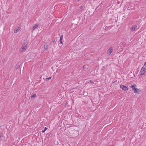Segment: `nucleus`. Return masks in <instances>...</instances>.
<instances>
[{
  "mask_svg": "<svg viewBox=\"0 0 146 146\" xmlns=\"http://www.w3.org/2000/svg\"><path fill=\"white\" fill-rule=\"evenodd\" d=\"M136 85L135 84L131 86L130 88H132V90L135 93L139 94L140 92V90L139 89L136 88Z\"/></svg>",
  "mask_w": 146,
  "mask_h": 146,
  "instance_id": "obj_1",
  "label": "nucleus"
},
{
  "mask_svg": "<svg viewBox=\"0 0 146 146\" xmlns=\"http://www.w3.org/2000/svg\"><path fill=\"white\" fill-rule=\"evenodd\" d=\"M27 47V42L25 43L24 44H23L21 48L19 49V51L20 52H25Z\"/></svg>",
  "mask_w": 146,
  "mask_h": 146,
  "instance_id": "obj_2",
  "label": "nucleus"
},
{
  "mask_svg": "<svg viewBox=\"0 0 146 146\" xmlns=\"http://www.w3.org/2000/svg\"><path fill=\"white\" fill-rule=\"evenodd\" d=\"M145 72H146V62L142 68L140 72L141 73H145Z\"/></svg>",
  "mask_w": 146,
  "mask_h": 146,
  "instance_id": "obj_3",
  "label": "nucleus"
},
{
  "mask_svg": "<svg viewBox=\"0 0 146 146\" xmlns=\"http://www.w3.org/2000/svg\"><path fill=\"white\" fill-rule=\"evenodd\" d=\"M120 88L122 89L123 90L126 91L128 90V88L127 87L124 85H121L120 86Z\"/></svg>",
  "mask_w": 146,
  "mask_h": 146,
  "instance_id": "obj_4",
  "label": "nucleus"
},
{
  "mask_svg": "<svg viewBox=\"0 0 146 146\" xmlns=\"http://www.w3.org/2000/svg\"><path fill=\"white\" fill-rule=\"evenodd\" d=\"M113 51V48L112 47H111L108 50L107 52L108 54L110 55V54Z\"/></svg>",
  "mask_w": 146,
  "mask_h": 146,
  "instance_id": "obj_5",
  "label": "nucleus"
},
{
  "mask_svg": "<svg viewBox=\"0 0 146 146\" xmlns=\"http://www.w3.org/2000/svg\"><path fill=\"white\" fill-rule=\"evenodd\" d=\"M137 28V26L136 25H134L131 28V30L132 31H133L135 30V29Z\"/></svg>",
  "mask_w": 146,
  "mask_h": 146,
  "instance_id": "obj_6",
  "label": "nucleus"
},
{
  "mask_svg": "<svg viewBox=\"0 0 146 146\" xmlns=\"http://www.w3.org/2000/svg\"><path fill=\"white\" fill-rule=\"evenodd\" d=\"M20 28L19 27H18L17 28L15 29L14 31V33H17L20 30Z\"/></svg>",
  "mask_w": 146,
  "mask_h": 146,
  "instance_id": "obj_7",
  "label": "nucleus"
},
{
  "mask_svg": "<svg viewBox=\"0 0 146 146\" xmlns=\"http://www.w3.org/2000/svg\"><path fill=\"white\" fill-rule=\"evenodd\" d=\"M38 24H35L34 25L33 27V30H34L36 29L37 27H38Z\"/></svg>",
  "mask_w": 146,
  "mask_h": 146,
  "instance_id": "obj_8",
  "label": "nucleus"
},
{
  "mask_svg": "<svg viewBox=\"0 0 146 146\" xmlns=\"http://www.w3.org/2000/svg\"><path fill=\"white\" fill-rule=\"evenodd\" d=\"M44 50H46L48 47V45H45L44 46Z\"/></svg>",
  "mask_w": 146,
  "mask_h": 146,
  "instance_id": "obj_9",
  "label": "nucleus"
},
{
  "mask_svg": "<svg viewBox=\"0 0 146 146\" xmlns=\"http://www.w3.org/2000/svg\"><path fill=\"white\" fill-rule=\"evenodd\" d=\"M88 67V66L87 65H84L83 67V68L84 69H85L86 68H87Z\"/></svg>",
  "mask_w": 146,
  "mask_h": 146,
  "instance_id": "obj_10",
  "label": "nucleus"
},
{
  "mask_svg": "<svg viewBox=\"0 0 146 146\" xmlns=\"http://www.w3.org/2000/svg\"><path fill=\"white\" fill-rule=\"evenodd\" d=\"M36 95L35 94H33V95H32L31 96V98H35L36 97Z\"/></svg>",
  "mask_w": 146,
  "mask_h": 146,
  "instance_id": "obj_11",
  "label": "nucleus"
},
{
  "mask_svg": "<svg viewBox=\"0 0 146 146\" xmlns=\"http://www.w3.org/2000/svg\"><path fill=\"white\" fill-rule=\"evenodd\" d=\"M51 77H49L48 78H47L46 79V80L47 81H48V80H49L50 78H51Z\"/></svg>",
  "mask_w": 146,
  "mask_h": 146,
  "instance_id": "obj_12",
  "label": "nucleus"
},
{
  "mask_svg": "<svg viewBox=\"0 0 146 146\" xmlns=\"http://www.w3.org/2000/svg\"><path fill=\"white\" fill-rule=\"evenodd\" d=\"M62 39H61V38H60V40H59V41H60V43L61 44H62Z\"/></svg>",
  "mask_w": 146,
  "mask_h": 146,
  "instance_id": "obj_13",
  "label": "nucleus"
},
{
  "mask_svg": "<svg viewBox=\"0 0 146 146\" xmlns=\"http://www.w3.org/2000/svg\"><path fill=\"white\" fill-rule=\"evenodd\" d=\"M63 38V35H61L60 36V38L62 39Z\"/></svg>",
  "mask_w": 146,
  "mask_h": 146,
  "instance_id": "obj_14",
  "label": "nucleus"
},
{
  "mask_svg": "<svg viewBox=\"0 0 146 146\" xmlns=\"http://www.w3.org/2000/svg\"><path fill=\"white\" fill-rule=\"evenodd\" d=\"M90 82L91 83H94V82H93L92 81L90 80Z\"/></svg>",
  "mask_w": 146,
  "mask_h": 146,
  "instance_id": "obj_15",
  "label": "nucleus"
},
{
  "mask_svg": "<svg viewBox=\"0 0 146 146\" xmlns=\"http://www.w3.org/2000/svg\"><path fill=\"white\" fill-rule=\"evenodd\" d=\"M45 130H42V132H45Z\"/></svg>",
  "mask_w": 146,
  "mask_h": 146,
  "instance_id": "obj_16",
  "label": "nucleus"
},
{
  "mask_svg": "<svg viewBox=\"0 0 146 146\" xmlns=\"http://www.w3.org/2000/svg\"><path fill=\"white\" fill-rule=\"evenodd\" d=\"M47 128H46V127H45V129H44V130L45 131V130H47Z\"/></svg>",
  "mask_w": 146,
  "mask_h": 146,
  "instance_id": "obj_17",
  "label": "nucleus"
},
{
  "mask_svg": "<svg viewBox=\"0 0 146 146\" xmlns=\"http://www.w3.org/2000/svg\"><path fill=\"white\" fill-rule=\"evenodd\" d=\"M140 74V75H143L144 74H143H143Z\"/></svg>",
  "mask_w": 146,
  "mask_h": 146,
  "instance_id": "obj_18",
  "label": "nucleus"
},
{
  "mask_svg": "<svg viewBox=\"0 0 146 146\" xmlns=\"http://www.w3.org/2000/svg\"><path fill=\"white\" fill-rule=\"evenodd\" d=\"M79 1V0H78V1Z\"/></svg>",
  "mask_w": 146,
  "mask_h": 146,
  "instance_id": "obj_19",
  "label": "nucleus"
}]
</instances>
